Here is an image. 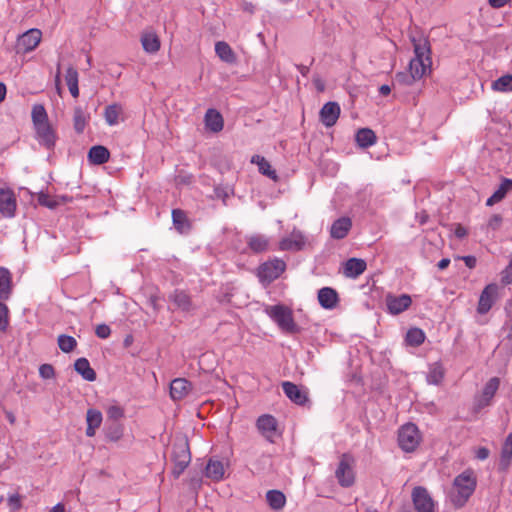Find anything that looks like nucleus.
Wrapping results in <instances>:
<instances>
[{"label": "nucleus", "instance_id": "nucleus-1", "mask_svg": "<svg viewBox=\"0 0 512 512\" xmlns=\"http://www.w3.org/2000/svg\"><path fill=\"white\" fill-rule=\"evenodd\" d=\"M453 485L455 493L451 495V502L457 508L463 507L476 489L477 481L473 471L466 470L459 474Z\"/></svg>", "mask_w": 512, "mask_h": 512}, {"label": "nucleus", "instance_id": "nucleus-2", "mask_svg": "<svg viewBox=\"0 0 512 512\" xmlns=\"http://www.w3.org/2000/svg\"><path fill=\"white\" fill-rule=\"evenodd\" d=\"M171 461L173 467L171 475L178 479L191 461V453L187 439H177L172 445Z\"/></svg>", "mask_w": 512, "mask_h": 512}, {"label": "nucleus", "instance_id": "nucleus-3", "mask_svg": "<svg viewBox=\"0 0 512 512\" xmlns=\"http://www.w3.org/2000/svg\"><path fill=\"white\" fill-rule=\"evenodd\" d=\"M265 311L284 332L297 334L301 331V328L294 322L291 309L287 306L281 304L268 306Z\"/></svg>", "mask_w": 512, "mask_h": 512}, {"label": "nucleus", "instance_id": "nucleus-4", "mask_svg": "<svg viewBox=\"0 0 512 512\" xmlns=\"http://www.w3.org/2000/svg\"><path fill=\"white\" fill-rule=\"evenodd\" d=\"M421 440V433L413 423H407L398 430V445L405 452H413Z\"/></svg>", "mask_w": 512, "mask_h": 512}, {"label": "nucleus", "instance_id": "nucleus-5", "mask_svg": "<svg viewBox=\"0 0 512 512\" xmlns=\"http://www.w3.org/2000/svg\"><path fill=\"white\" fill-rule=\"evenodd\" d=\"M286 263L281 259H273L261 264L258 268V277L262 283H271L285 271Z\"/></svg>", "mask_w": 512, "mask_h": 512}, {"label": "nucleus", "instance_id": "nucleus-6", "mask_svg": "<svg viewBox=\"0 0 512 512\" xmlns=\"http://www.w3.org/2000/svg\"><path fill=\"white\" fill-rule=\"evenodd\" d=\"M256 428L259 433L270 443L281 436L276 418L270 414H263L256 420Z\"/></svg>", "mask_w": 512, "mask_h": 512}, {"label": "nucleus", "instance_id": "nucleus-7", "mask_svg": "<svg viewBox=\"0 0 512 512\" xmlns=\"http://www.w3.org/2000/svg\"><path fill=\"white\" fill-rule=\"evenodd\" d=\"M411 498L416 512H436V503L425 487H414Z\"/></svg>", "mask_w": 512, "mask_h": 512}, {"label": "nucleus", "instance_id": "nucleus-8", "mask_svg": "<svg viewBox=\"0 0 512 512\" xmlns=\"http://www.w3.org/2000/svg\"><path fill=\"white\" fill-rule=\"evenodd\" d=\"M500 386V379L492 377L485 384L482 393L474 399L473 411L479 413L483 408L489 406Z\"/></svg>", "mask_w": 512, "mask_h": 512}, {"label": "nucleus", "instance_id": "nucleus-9", "mask_svg": "<svg viewBox=\"0 0 512 512\" xmlns=\"http://www.w3.org/2000/svg\"><path fill=\"white\" fill-rule=\"evenodd\" d=\"M335 476L342 487L353 485L355 476L352 468V458L349 455H342L338 468L335 471Z\"/></svg>", "mask_w": 512, "mask_h": 512}, {"label": "nucleus", "instance_id": "nucleus-10", "mask_svg": "<svg viewBox=\"0 0 512 512\" xmlns=\"http://www.w3.org/2000/svg\"><path fill=\"white\" fill-rule=\"evenodd\" d=\"M41 37L42 32L39 29L33 28L26 31L17 39V52L29 53L33 51L39 45Z\"/></svg>", "mask_w": 512, "mask_h": 512}, {"label": "nucleus", "instance_id": "nucleus-11", "mask_svg": "<svg viewBox=\"0 0 512 512\" xmlns=\"http://www.w3.org/2000/svg\"><path fill=\"white\" fill-rule=\"evenodd\" d=\"M385 303L390 314L398 315L406 311L411 306L412 299L408 294L396 296L389 293L385 297Z\"/></svg>", "mask_w": 512, "mask_h": 512}, {"label": "nucleus", "instance_id": "nucleus-12", "mask_svg": "<svg viewBox=\"0 0 512 512\" xmlns=\"http://www.w3.org/2000/svg\"><path fill=\"white\" fill-rule=\"evenodd\" d=\"M17 207L15 194L10 189L0 188V214L3 217H14Z\"/></svg>", "mask_w": 512, "mask_h": 512}, {"label": "nucleus", "instance_id": "nucleus-13", "mask_svg": "<svg viewBox=\"0 0 512 512\" xmlns=\"http://www.w3.org/2000/svg\"><path fill=\"white\" fill-rule=\"evenodd\" d=\"M306 238L299 230L294 229L291 234L279 242L282 251H300L304 248Z\"/></svg>", "mask_w": 512, "mask_h": 512}, {"label": "nucleus", "instance_id": "nucleus-14", "mask_svg": "<svg viewBox=\"0 0 512 512\" xmlns=\"http://www.w3.org/2000/svg\"><path fill=\"white\" fill-rule=\"evenodd\" d=\"M498 293V286L496 284L487 285L479 297L477 312L479 314H486L493 306Z\"/></svg>", "mask_w": 512, "mask_h": 512}, {"label": "nucleus", "instance_id": "nucleus-15", "mask_svg": "<svg viewBox=\"0 0 512 512\" xmlns=\"http://www.w3.org/2000/svg\"><path fill=\"white\" fill-rule=\"evenodd\" d=\"M36 138L39 143L47 149H53L56 144L57 136L52 126L47 124H39L35 127Z\"/></svg>", "mask_w": 512, "mask_h": 512}, {"label": "nucleus", "instance_id": "nucleus-16", "mask_svg": "<svg viewBox=\"0 0 512 512\" xmlns=\"http://www.w3.org/2000/svg\"><path fill=\"white\" fill-rule=\"evenodd\" d=\"M282 389L284 394L295 404L297 405H305L309 399L307 392L305 390H302L299 386L296 384L285 381L282 383Z\"/></svg>", "mask_w": 512, "mask_h": 512}, {"label": "nucleus", "instance_id": "nucleus-17", "mask_svg": "<svg viewBox=\"0 0 512 512\" xmlns=\"http://www.w3.org/2000/svg\"><path fill=\"white\" fill-rule=\"evenodd\" d=\"M321 122L326 127H332L336 124L340 116V106L337 102H327L323 105L319 113Z\"/></svg>", "mask_w": 512, "mask_h": 512}, {"label": "nucleus", "instance_id": "nucleus-18", "mask_svg": "<svg viewBox=\"0 0 512 512\" xmlns=\"http://www.w3.org/2000/svg\"><path fill=\"white\" fill-rule=\"evenodd\" d=\"M169 301L183 312H190L194 309L191 297L183 290L176 289L169 295Z\"/></svg>", "mask_w": 512, "mask_h": 512}, {"label": "nucleus", "instance_id": "nucleus-19", "mask_svg": "<svg viewBox=\"0 0 512 512\" xmlns=\"http://www.w3.org/2000/svg\"><path fill=\"white\" fill-rule=\"evenodd\" d=\"M352 227V221L349 217H341L333 222L330 228V236L333 239H343L347 236Z\"/></svg>", "mask_w": 512, "mask_h": 512}, {"label": "nucleus", "instance_id": "nucleus-20", "mask_svg": "<svg viewBox=\"0 0 512 512\" xmlns=\"http://www.w3.org/2000/svg\"><path fill=\"white\" fill-rule=\"evenodd\" d=\"M319 304L325 309H333L339 301L338 293L331 287H323L318 291Z\"/></svg>", "mask_w": 512, "mask_h": 512}, {"label": "nucleus", "instance_id": "nucleus-21", "mask_svg": "<svg viewBox=\"0 0 512 512\" xmlns=\"http://www.w3.org/2000/svg\"><path fill=\"white\" fill-rule=\"evenodd\" d=\"M191 390V383L184 378H176L170 384V395L174 400H181Z\"/></svg>", "mask_w": 512, "mask_h": 512}, {"label": "nucleus", "instance_id": "nucleus-22", "mask_svg": "<svg viewBox=\"0 0 512 512\" xmlns=\"http://www.w3.org/2000/svg\"><path fill=\"white\" fill-rule=\"evenodd\" d=\"M205 125L214 133L220 132L224 126L222 115L216 109H208L205 114Z\"/></svg>", "mask_w": 512, "mask_h": 512}, {"label": "nucleus", "instance_id": "nucleus-23", "mask_svg": "<svg viewBox=\"0 0 512 512\" xmlns=\"http://www.w3.org/2000/svg\"><path fill=\"white\" fill-rule=\"evenodd\" d=\"M74 369L78 374H80L83 377L84 380L89 382L96 380V372L90 366V363L86 358H78L74 363Z\"/></svg>", "mask_w": 512, "mask_h": 512}, {"label": "nucleus", "instance_id": "nucleus-24", "mask_svg": "<svg viewBox=\"0 0 512 512\" xmlns=\"http://www.w3.org/2000/svg\"><path fill=\"white\" fill-rule=\"evenodd\" d=\"M172 221L175 229L181 234L188 233L191 229V224L187 214L181 209L172 210Z\"/></svg>", "mask_w": 512, "mask_h": 512}, {"label": "nucleus", "instance_id": "nucleus-25", "mask_svg": "<svg viewBox=\"0 0 512 512\" xmlns=\"http://www.w3.org/2000/svg\"><path fill=\"white\" fill-rule=\"evenodd\" d=\"M12 292V278L8 269L0 267V301L8 300Z\"/></svg>", "mask_w": 512, "mask_h": 512}, {"label": "nucleus", "instance_id": "nucleus-26", "mask_svg": "<svg viewBox=\"0 0 512 512\" xmlns=\"http://www.w3.org/2000/svg\"><path fill=\"white\" fill-rule=\"evenodd\" d=\"M375 132L370 128H360L355 135V141L361 148H368L376 143Z\"/></svg>", "mask_w": 512, "mask_h": 512}, {"label": "nucleus", "instance_id": "nucleus-27", "mask_svg": "<svg viewBox=\"0 0 512 512\" xmlns=\"http://www.w3.org/2000/svg\"><path fill=\"white\" fill-rule=\"evenodd\" d=\"M366 270V262L358 258H350L345 263L344 274L356 278Z\"/></svg>", "mask_w": 512, "mask_h": 512}, {"label": "nucleus", "instance_id": "nucleus-28", "mask_svg": "<svg viewBox=\"0 0 512 512\" xmlns=\"http://www.w3.org/2000/svg\"><path fill=\"white\" fill-rule=\"evenodd\" d=\"M86 422V435L88 437H93L96 429L99 428L102 423V413L96 409H89L86 414Z\"/></svg>", "mask_w": 512, "mask_h": 512}, {"label": "nucleus", "instance_id": "nucleus-29", "mask_svg": "<svg viewBox=\"0 0 512 512\" xmlns=\"http://www.w3.org/2000/svg\"><path fill=\"white\" fill-rule=\"evenodd\" d=\"M110 152L109 150L102 146L96 145L90 148L88 153V159L92 164L101 165L106 163L109 160Z\"/></svg>", "mask_w": 512, "mask_h": 512}, {"label": "nucleus", "instance_id": "nucleus-30", "mask_svg": "<svg viewBox=\"0 0 512 512\" xmlns=\"http://www.w3.org/2000/svg\"><path fill=\"white\" fill-rule=\"evenodd\" d=\"M413 46L415 57L413 59H419L431 64L430 58V45L427 39H413Z\"/></svg>", "mask_w": 512, "mask_h": 512}, {"label": "nucleus", "instance_id": "nucleus-31", "mask_svg": "<svg viewBox=\"0 0 512 512\" xmlns=\"http://www.w3.org/2000/svg\"><path fill=\"white\" fill-rule=\"evenodd\" d=\"M225 473L224 465L219 460L210 459L205 467L206 477L219 481L223 478Z\"/></svg>", "mask_w": 512, "mask_h": 512}, {"label": "nucleus", "instance_id": "nucleus-32", "mask_svg": "<svg viewBox=\"0 0 512 512\" xmlns=\"http://www.w3.org/2000/svg\"><path fill=\"white\" fill-rule=\"evenodd\" d=\"M251 163L256 164L258 166L259 172L270 179L277 181L278 176L276 171L271 168L270 163L260 155H253L251 158Z\"/></svg>", "mask_w": 512, "mask_h": 512}, {"label": "nucleus", "instance_id": "nucleus-33", "mask_svg": "<svg viewBox=\"0 0 512 512\" xmlns=\"http://www.w3.org/2000/svg\"><path fill=\"white\" fill-rule=\"evenodd\" d=\"M250 250L254 253H261L268 249L269 239L261 234L251 235L247 239Z\"/></svg>", "mask_w": 512, "mask_h": 512}, {"label": "nucleus", "instance_id": "nucleus-34", "mask_svg": "<svg viewBox=\"0 0 512 512\" xmlns=\"http://www.w3.org/2000/svg\"><path fill=\"white\" fill-rule=\"evenodd\" d=\"M215 52L217 56L224 62L232 64L236 62V55L228 43L218 41L215 44Z\"/></svg>", "mask_w": 512, "mask_h": 512}, {"label": "nucleus", "instance_id": "nucleus-35", "mask_svg": "<svg viewBox=\"0 0 512 512\" xmlns=\"http://www.w3.org/2000/svg\"><path fill=\"white\" fill-rule=\"evenodd\" d=\"M512 188V180L504 179L498 189L487 199L486 205L492 206L498 202H500L507 194V192Z\"/></svg>", "mask_w": 512, "mask_h": 512}, {"label": "nucleus", "instance_id": "nucleus-36", "mask_svg": "<svg viewBox=\"0 0 512 512\" xmlns=\"http://www.w3.org/2000/svg\"><path fill=\"white\" fill-rule=\"evenodd\" d=\"M89 119V115L85 113L84 109L81 106H76L73 111V126L75 131L78 134L83 133L87 121Z\"/></svg>", "mask_w": 512, "mask_h": 512}, {"label": "nucleus", "instance_id": "nucleus-37", "mask_svg": "<svg viewBox=\"0 0 512 512\" xmlns=\"http://www.w3.org/2000/svg\"><path fill=\"white\" fill-rule=\"evenodd\" d=\"M266 500L274 510L282 509L286 503L285 495L279 490H269L266 493Z\"/></svg>", "mask_w": 512, "mask_h": 512}, {"label": "nucleus", "instance_id": "nucleus-38", "mask_svg": "<svg viewBox=\"0 0 512 512\" xmlns=\"http://www.w3.org/2000/svg\"><path fill=\"white\" fill-rule=\"evenodd\" d=\"M65 81L69 88V91L71 95L74 98H77L79 96V87H78V72L77 70L70 66L65 75Z\"/></svg>", "mask_w": 512, "mask_h": 512}, {"label": "nucleus", "instance_id": "nucleus-39", "mask_svg": "<svg viewBox=\"0 0 512 512\" xmlns=\"http://www.w3.org/2000/svg\"><path fill=\"white\" fill-rule=\"evenodd\" d=\"M143 49L148 53H156L160 49V40L155 33H146L141 37Z\"/></svg>", "mask_w": 512, "mask_h": 512}, {"label": "nucleus", "instance_id": "nucleus-40", "mask_svg": "<svg viewBox=\"0 0 512 512\" xmlns=\"http://www.w3.org/2000/svg\"><path fill=\"white\" fill-rule=\"evenodd\" d=\"M512 459V432L507 436L501 451L500 466L506 469Z\"/></svg>", "mask_w": 512, "mask_h": 512}, {"label": "nucleus", "instance_id": "nucleus-41", "mask_svg": "<svg viewBox=\"0 0 512 512\" xmlns=\"http://www.w3.org/2000/svg\"><path fill=\"white\" fill-rule=\"evenodd\" d=\"M122 112V108L119 104H111L105 108L104 118L107 124L110 126L116 125L119 122V116Z\"/></svg>", "mask_w": 512, "mask_h": 512}, {"label": "nucleus", "instance_id": "nucleus-42", "mask_svg": "<svg viewBox=\"0 0 512 512\" xmlns=\"http://www.w3.org/2000/svg\"><path fill=\"white\" fill-rule=\"evenodd\" d=\"M444 378V369L440 363H433L427 374V382L429 384L438 385Z\"/></svg>", "mask_w": 512, "mask_h": 512}, {"label": "nucleus", "instance_id": "nucleus-43", "mask_svg": "<svg viewBox=\"0 0 512 512\" xmlns=\"http://www.w3.org/2000/svg\"><path fill=\"white\" fill-rule=\"evenodd\" d=\"M431 64H428L425 61L419 59H412L409 63V72L415 76L416 80H419L426 73L427 67Z\"/></svg>", "mask_w": 512, "mask_h": 512}, {"label": "nucleus", "instance_id": "nucleus-44", "mask_svg": "<svg viewBox=\"0 0 512 512\" xmlns=\"http://www.w3.org/2000/svg\"><path fill=\"white\" fill-rule=\"evenodd\" d=\"M425 340V333L420 328H411L406 334V342L410 346H420Z\"/></svg>", "mask_w": 512, "mask_h": 512}, {"label": "nucleus", "instance_id": "nucleus-45", "mask_svg": "<svg viewBox=\"0 0 512 512\" xmlns=\"http://www.w3.org/2000/svg\"><path fill=\"white\" fill-rule=\"evenodd\" d=\"M492 89L500 92H511L512 91V75L506 74L499 77L492 83Z\"/></svg>", "mask_w": 512, "mask_h": 512}, {"label": "nucleus", "instance_id": "nucleus-46", "mask_svg": "<svg viewBox=\"0 0 512 512\" xmlns=\"http://www.w3.org/2000/svg\"><path fill=\"white\" fill-rule=\"evenodd\" d=\"M57 342L60 350L64 353H69L73 351L77 346V341L75 340V338L65 334L59 335Z\"/></svg>", "mask_w": 512, "mask_h": 512}, {"label": "nucleus", "instance_id": "nucleus-47", "mask_svg": "<svg viewBox=\"0 0 512 512\" xmlns=\"http://www.w3.org/2000/svg\"><path fill=\"white\" fill-rule=\"evenodd\" d=\"M32 121L34 127L39 126V124H47L48 116L45 108L42 105H35L32 109Z\"/></svg>", "mask_w": 512, "mask_h": 512}, {"label": "nucleus", "instance_id": "nucleus-48", "mask_svg": "<svg viewBox=\"0 0 512 512\" xmlns=\"http://www.w3.org/2000/svg\"><path fill=\"white\" fill-rule=\"evenodd\" d=\"M416 81L415 76H413L409 71L398 72L395 75L394 82L401 86H410Z\"/></svg>", "mask_w": 512, "mask_h": 512}, {"label": "nucleus", "instance_id": "nucleus-49", "mask_svg": "<svg viewBox=\"0 0 512 512\" xmlns=\"http://www.w3.org/2000/svg\"><path fill=\"white\" fill-rule=\"evenodd\" d=\"M9 327L8 306L0 301V331L5 332Z\"/></svg>", "mask_w": 512, "mask_h": 512}, {"label": "nucleus", "instance_id": "nucleus-50", "mask_svg": "<svg viewBox=\"0 0 512 512\" xmlns=\"http://www.w3.org/2000/svg\"><path fill=\"white\" fill-rule=\"evenodd\" d=\"M23 497L19 493H14L8 496L7 505L11 512H17L22 508Z\"/></svg>", "mask_w": 512, "mask_h": 512}, {"label": "nucleus", "instance_id": "nucleus-51", "mask_svg": "<svg viewBox=\"0 0 512 512\" xmlns=\"http://www.w3.org/2000/svg\"><path fill=\"white\" fill-rule=\"evenodd\" d=\"M106 437L113 442L118 441L122 437L121 426L114 422L106 431Z\"/></svg>", "mask_w": 512, "mask_h": 512}, {"label": "nucleus", "instance_id": "nucleus-52", "mask_svg": "<svg viewBox=\"0 0 512 512\" xmlns=\"http://www.w3.org/2000/svg\"><path fill=\"white\" fill-rule=\"evenodd\" d=\"M37 200L41 206L48 207L50 209H53L58 205L56 200L52 199L48 194L42 192L39 193Z\"/></svg>", "mask_w": 512, "mask_h": 512}, {"label": "nucleus", "instance_id": "nucleus-53", "mask_svg": "<svg viewBox=\"0 0 512 512\" xmlns=\"http://www.w3.org/2000/svg\"><path fill=\"white\" fill-rule=\"evenodd\" d=\"M107 415L109 419H113L116 421L124 417V410L118 405H113L108 408Z\"/></svg>", "mask_w": 512, "mask_h": 512}, {"label": "nucleus", "instance_id": "nucleus-54", "mask_svg": "<svg viewBox=\"0 0 512 512\" xmlns=\"http://www.w3.org/2000/svg\"><path fill=\"white\" fill-rule=\"evenodd\" d=\"M39 375L43 379H51L55 376V370L52 365L50 364H42L39 367Z\"/></svg>", "mask_w": 512, "mask_h": 512}, {"label": "nucleus", "instance_id": "nucleus-55", "mask_svg": "<svg viewBox=\"0 0 512 512\" xmlns=\"http://www.w3.org/2000/svg\"><path fill=\"white\" fill-rule=\"evenodd\" d=\"M95 334L97 335V337H99L101 339H106L110 336L111 329L106 324H99V325H97V327L95 329Z\"/></svg>", "mask_w": 512, "mask_h": 512}, {"label": "nucleus", "instance_id": "nucleus-56", "mask_svg": "<svg viewBox=\"0 0 512 512\" xmlns=\"http://www.w3.org/2000/svg\"><path fill=\"white\" fill-rule=\"evenodd\" d=\"M501 283L503 285L512 283V266L510 264L501 272Z\"/></svg>", "mask_w": 512, "mask_h": 512}, {"label": "nucleus", "instance_id": "nucleus-57", "mask_svg": "<svg viewBox=\"0 0 512 512\" xmlns=\"http://www.w3.org/2000/svg\"><path fill=\"white\" fill-rule=\"evenodd\" d=\"M501 223L502 217L499 214H494L488 221V227L491 228L492 230H497L499 229Z\"/></svg>", "mask_w": 512, "mask_h": 512}, {"label": "nucleus", "instance_id": "nucleus-58", "mask_svg": "<svg viewBox=\"0 0 512 512\" xmlns=\"http://www.w3.org/2000/svg\"><path fill=\"white\" fill-rule=\"evenodd\" d=\"M55 86L57 93L61 95L62 93V87H61V65L60 63L57 64V71L55 75Z\"/></svg>", "mask_w": 512, "mask_h": 512}, {"label": "nucleus", "instance_id": "nucleus-59", "mask_svg": "<svg viewBox=\"0 0 512 512\" xmlns=\"http://www.w3.org/2000/svg\"><path fill=\"white\" fill-rule=\"evenodd\" d=\"M460 259H462L465 262V265L470 269H473L476 266L477 260L474 256H463Z\"/></svg>", "mask_w": 512, "mask_h": 512}, {"label": "nucleus", "instance_id": "nucleus-60", "mask_svg": "<svg viewBox=\"0 0 512 512\" xmlns=\"http://www.w3.org/2000/svg\"><path fill=\"white\" fill-rule=\"evenodd\" d=\"M489 453L490 452L486 447H480V448H478V450L476 452V457L479 460H485L489 457Z\"/></svg>", "mask_w": 512, "mask_h": 512}, {"label": "nucleus", "instance_id": "nucleus-61", "mask_svg": "<svg viewBox=\"0 0 512 512\" xmlns=\"http://www.w3.org/2000/svg\"><path fill=\"white\" fill-rule=\"evenodd\" d=\"M510 0H488L489 4L493 8H502L504 7Z\"/></svg>", "mask_w": 512, "mask_h": 512}, {"label": "nucleus", "instance_id": "nucleus-62", "mask_svg": "<svg viewBox=\"0 0 512 512\" xmlns=\"http://www.w3.org/2000/svg\"><path fill=\"white\" fill-rule=\"evenodd\" d=\"M506 326L508 328L507 338L512 339V313L508 314V320L506 321Z\"/></svg>", "mask_w": 512, "mask_h": 512}, {"label": "nucleus", "instance_id": "nucleus-63", "mask_svg": "<svg viewBox=\"0 0 512 512\" xmlns=\"http://www.w3.org/2000/svg\"><path fill=\"white\" fill-rule=\"evenodd\" d=\"M391 92V87L387 84H384V85H381L379 87V93L382 95V96H387L389 95Z\"/></svg>", "mask_w": 512, "mask_h": 512}, {"label": "nucleus", "instance_id": "nucleus-64", "mask_svg": "<svg viewBox=\"0 0 512 512\" xmlns=\"http://www.w3.org/2000/svg\"><path fill=\"white\" fill-rule=\"evenodd\" d=\"M50 512H66L65 506L62 503H57L54 507H52Z\"/></svg>", "mask_w": 512, "mask_h": 512}]
</instances>
